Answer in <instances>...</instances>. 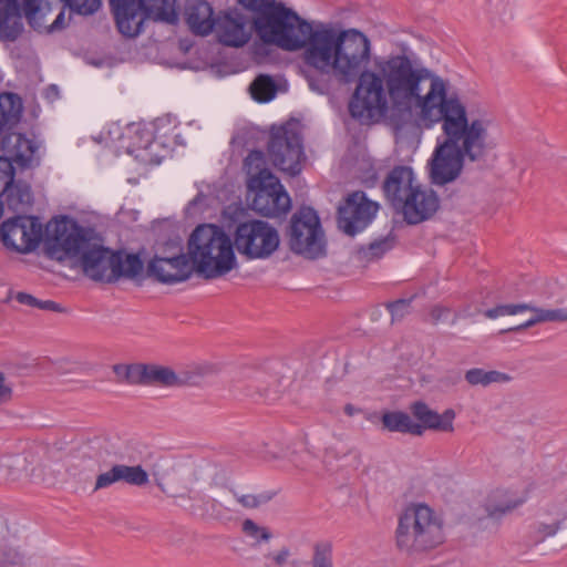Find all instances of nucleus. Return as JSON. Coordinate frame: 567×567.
<instances>
[{"mask_svg": "<svg viewBox=\"0 0 567 567\" xmlns=\"http://www.w3.org/2000/svg\"><path fill=\"white\" fill-rule=\"evenodd\" d=\"M373 70H367L350 101V115L361 123L375 115L384 116L391 103V121L403 127L417 110L420 125L431 128L442 123L443 142H437L430 161L435 185L455 181L465 159L477 162L488 151L487 122L468 121L465 105L456 93L447 94L446 83L405 53L373 58Z\"/></svg>", "mask_w": 567, "mask_h": 567, "instance_id": "1", "label": "nucleus"}, {"mask_svg": "<svg viewBox=\"0 0 567 567\" xmlns=\"http://www.w3.org/2000/svg\"><path fill=\"white\" fill-rule=\"evenodd\" d=\"M252 29L265 43L286 51L305 49L308 65L331 73L340 83L359 86L371 61V41L358 29L337 30L301 18L284 2L262 4V14L252 19Z\"/></svg>", "mask_w": 567, "mask_h": 567, "instance_id": "2", "label": "nucleus"}, {"mask_svg": "<svg viewBox=\"0 0 567 567\" xmlns=\"http://www.w3.org/2000/svg\"><path fill=\"white\" fill-rule=\"evenodd\" d=\"M162 255H154L146 265V276L161 284L187 280L193 271L205 279L221 277L237 266L233 238L213 224L198 225L187 240V252L172 243Z\"/></svg>", "mask_w": 567, "mask_h": 567, "instance_id": "3", "label": "nucleus"}, {"mask_svg": "<svg viewBox=\"0 0 567 567\" xmlns=\"http://www.w3.org/2000/svg\"><path fill=\"white\" fill-rule=\"evenodd\" d=\"M70 258H79L83 274L94 281L112 284L121 278L142 285L146 268L140 254L124 249L112 250L99 244L92 229V241L87 230L69 216L55 217L47 225V243Z\"/></svg>", "mask_w": 567, "mask_h": 567, "instance_id": "4", "label": "nucleus"}, {"mask_svg": "<svg viewBox=\"0 0 567 567\" xmlns=\"http://www.w3.org/2000/svg\"><path fill=\"white\" fill-rule=\"evenodd\" d=\"M22 97L14 92L0 93V148L4 156H13L17 167L21 171L40 166V143L28 138L25 134L16 132L23 115Z\"/></svg>", "mask_w": 567, "mask_h": 567, "instance_id": "5", "label": "nucleus"}, {"mask_svg": "<svg viewBox=\"0 0 567 567\" xmlns=\"http://www.w3.org/2000/svg\"><path fill=\"white\" fill-rule=\"evenodd\" d=\"M442 524L424 504L408 507L399 517L395 545L409 555L435 548L443 543Z\"/></svg>", "mask_w": 567, "mask_h": 567, "instance_id": "6", "label": "nucleus"}, {"mask_svg": "<svg viewBox=\"0 0 567 567\" xmlns=\"http://www.w3.org/2000/svg\"><path fill=\"white\" fill-rule=\"evenodd\" d=\"M289 248L297 255L316 259L326 255L324 233L317 212L301 206L291 216L286 229Z\"/></svg>", "mask_w": 567, "mask_h": 567, "instance_id": "7", "label": "nucleus"}, {"mask_svg": "<svg viewBox=\"0 0 567 567\" xmlns=\"http://www.w3.org/2000/svg\"><path fill=\"white\" fill-rule=\"evenodd\" d=\"M234 249L246 260H265L279 248L278 230L261 219H249L239 223L233 234Z\"/></svg>", "mask_w": 567, "mask_h": 567, "instance_id": "8", "label": "nucleus"}, {"mask_svg": "<svg viewBox=\"0 0 567 567\" xmlns=\"http://www.w3.org/2000/svg\"><path fill=\"white\" fill-rule=\"evenodd\" d=\"M267 152L275 167L290 176L298 175L306 158L298 122H286L280 126H272L267 143Z\"/></svg>", "mask_w": 567, "mask_h": 567, "instance_id": "9", "label": "nucleus"}, {"mask_svg": "<svg viewBox=\"0 0 567 567\" xmlns=\"http://www.w3.org/2000/svg\"><path fill=\"white\" fill-rule=\"evenodd\" d=\"M231 389L236 394L265 402L278 400L285 391L282 377L260 367L240 368L231 381Z\"/></svg>", "mask_w": 567, "mask_h": 567, "instance_id": "10", "label": "nucleus"}, {"mask_svg": "<svg viewBox=\"0 0 567 567\" xmlns=\"http://www.w3.org/2000/svg\"><path fill=\"white\" fill-rule=\"evenodd\" d=\"M47 236L40 218L30 215H16L0 226V240L7 249L29 254L38 248Z\"/></svg>", "mask_w": 567, "mask_h": 567, "instance_id": "11", "label": "nucleus"}, {"mask_svg": "<svg viewBox=\"0 0 567 567\" xmlns=\"http://www.w3.org/2000/svg\"><path fill=\"white\" fill-rule=\"evenodd\" d=\"M120 33L134 38L142 32L144 21L162 9L167 0H109Z\"/></svg>", "mask_w": 567, "mask_h": 567, "instance_id": "12", "label": "nucleus"}, {"mask_svg": "<svg viewBox=\"0 0 567 567\" xmlns=\"http://www.w3.org/2000/svg\"><path fill=\"white\" fill-rule=\"evenodd\" d=\"M248 188L254 192L250 207L262 217H281L291 208V198L276 176L267 181L258 177Z\"/></svg>", "mask_w": 567, "mask_h": 567, "instance_id": "13", "label": "nucleus"}, {"mask_svg": "<svg viewBox=\"0 0 567 567\" xmlns=\"http://www.w3.org/2000/svg\"><path fill=\"white\" fill-rule=\"evenodd\" d=\"M378 208L379 205L368 199L364 192H353L338 208V227L344 234L354 236L372 221Z\"/></svg>", "mask_w": 567, "mask_h": 567, "instance_id": "14", "label": "nucleus"}, {"mask_svg": "<svg viewBox=\"0 0 567 567\" xmlns=\"http://www.w3.org/2000/svg\"><path fill=\"white\" fill-rule=\"evenodd\" d=\"M13 156H0L1 196L6 206L17 215H25L33 204V194L29 183L16 181V162Z\"/></svg>", "mask_w": 567, "mask_h": 567, "instance_id": "15", "label": "nucleus"}, {"mask_svg": "<svg viewBox=\"0 0 567 567\" xmlns=\"http://www.w3.org/2000/svg\"><path fill=\"white\" fill-rule=\"evenodd\" d=\"M42 0H0V40L13 42L23 31L22 13L34 27Z\"/></svg>", "mask_w": 567, "mask_h": 567, "instance_id": "16", "label": "nucleus"}, {"mask_svg": "<svg viewBox=\"0 0 567 567\" xmlns=\"http://www.w3.org/2000/svg\"><path fill=\"white\" fill-rule=\"evenodd\" d=\"M441 206L440 197L432 188L419 185L410 192L398 210L408 225H419L434 217Z\"/></svg>", "mask_w": 567, "mask_h": 567, "instance_id": "17", "label": "nucleus"}, {"mask_svg": "<svg viewBox=\"0 0 567 567\" xmlns=\"http://www.w3.org/2000/svg\"><path fill=\"white\" fill-rule=\"evenodd\" d=\"M420 184L415 183L413 169L409 166L393 167L383 182V192L392 208L398 212L410 192Z\"/></svg>", "mask_w": 567, "mask_h": 567, "instance_id": "18", "label": "nucleus"}, {"mask_svg": "<svg viewBox=\"0 0 567 567\" xmlns=\"http://www.w3.org/2000/svg\"><path fill=\"white\" fill-rule=\"evenodd\" d=\"M214 23V31L221 44L240 48L249 41V34L245 30V17L237 10L221 11Z\"/></svg>", "mask_w": 567, "mask_h": 567, "instance_id": "19", "label": "nucleus"}, {"mask_svg": "<svg viewBox=\"0 0 567 567\" xmlns=\"http://www.w3.org/2000/svg\"><path fill=\"white\" fill-rule=\"evenodd\" d=\"M410 411L412 415L419 421L416 422L421 427L420 434L422 436L425 430H433L437 432H453V420L455 412L452 409L445 410L442 414L430 409L423 401H416L411 404Z\"/></svg>", "mask_w": 567, "mask_h": 567, "instance_id": "20", "label": "nucleus"}, {"mask_svg": "<svg viewBox=\"0 0 567 567\" xmlns=\"http://www.w3.org/2000/svg\"><path fill=\"white\" fill-rule=\"evenodd\" d=\"M117 482L143 486L148 483V474L141 465L115 464L107 472L96 476L94 491L107 488Z\"/></svg>", "mask_w": 567, "mask_h": 567, "instance_id": "21", "label": "nucleus"}, {"mask_svg": "<svg viewBox=\"0 0 567 567\" xmlns=\"http://www.w3.org/2000/svg\"><path fill=\"white\" fill-rule=\"evenodd\" d=\"M216 17L212 4L206 0H188L185 7V20L195 35L205 37L215 29Z\"/></svg>", "mask_w": 567, "mask_h": 567, "instance_id": "22", "label": "nucleus"}, {"mask_svg": "<svg viewBox=\"0 0 567 567\" xmlns=\"http://www.w3.org/2000/svg\"><path fill=\"white\" fill-rule=\"evenodd\" d=\"M183 381L169 367L140 363L136 385L178 386Z\"/></svg>", "mask_w": 567, "mask_h": 567, "instance_id": "23", "label": "nucleus"}, {"mask_svg": "<svg viewBox=\"0 0 567 567\" xmlns=\"http://www.w3.org/2000/svg\"><path fill=\"white\" fill-rule=\"evenodd\" d=\"M381 423L384 430L402 434H420L421 427L412 417L403 411H388L381 416Z\"/></svg>", "mask_w": 567, "mask_h": 567, "instance_id": "24", "label": "nucleus"}, {"mask_svg": "<svg viewBox=\"0 0 567 567\" xmlns=\"http://www.w3.org/2000/svg\"><path fill=\"white\" fill-rule=\"evenodd\" d=\"M530 311L535 312L533 318L516 327L508 328L505 331H523L540 322H567V308L542 309L533 307Z\"/></svg>", "mask_w": 567, "mask_h": 567, "instance_id": "25", "label": "nucleus"}, {"mask_svg": "<svg viewBox=\"0 0 567 567\" xmlns=\"http://www.w3.org/2000/svg\"><path fill=\"white\" fill-rule=\"evenodd\" d=\"M244 168L248 175L247 186L252 185V182L260 177L267 181L268 177H275L269 168L266 167V158L262 151L254 150L244 161Z\"/></svg>", "mask_w": 567, "mask_h": 567, "instance_id": "26", "label": "nucleus"}, {"mask_svg": "<svg viewBox=\"0 0 567 567\" xmlns=\"http://www.w3.org/2000/svg\"><path fill=\"white\" fill-rule=\"evenodd\" d=\"M465 381L470 385L488 386L492 383H506L512 380L511 375L496 370L485 371L481 368H473L465 372Z\"/></svg>", "mask_w": 567, "mask_h": 567, "instance_id": "27", "label": "nucleus"}, {"mask_svg": "<svg viewBox=\"0 0 567 567\" xmlns=\"http://www.w3.org/2000/svg\"><path fill=\"white\" fill-rule=\"evenodd\" d=\"M251 97L260 103L271 101L276 95V83L270 75L259 74L249 85Z\"/></svg>", "mask_w": 567, "mask_h": 567, "instance_id": "28", "label": "nucleus"}, {"mask_svg": "<svg viewBox=\"0 0 567 567\" xmlns=\"http://www.w3.org/2000/svg\"><path fill=\"white\" fill-rule=\"evenodd\" d=\"M130 144L128 152L134 153L136 151H147L154 144V133L145 126H135L130 130Z\"/></svg>", "mask_w": 567, "mask_h": 567, "instance_id": "29", "label": "nucleus"}, {"mask_svg": "<svg viewBox=\"0 0 567 567\" xmlns=\"http://www.w3.org/2000/svg\"><path fill=\"white\" fill-rule=\"evenodd\" d=\"M395 237L390 234L383 238L370 243L367 247H361L359 254L368 260L381 258L386 251L394 247Z\"/></svg>", "mask_w": 567, "mask_h": 567, "instance_id": "30", "label": "nucleus"}, {"mask_svg": "<svg viewBox=\"0 0 567 567\" xmlns=\"http://www.w3.org/2000/svg\"><path fill=\"white\" fill-rule=\"evenodd\" d=\"M140 363L114 364L113 372L117 377L118 382L136 385L138 378Z\"/></svg>", "mask_w": 567, "mask_h": 567, "instance_id": "31", "label": "nucleus"}, {"mask_svg": "<svg viewBox=\"0 0 567 567\" xmlns=\"http://www.w3.org/2000/svg\"><path fill=\"white\" fill-rule=\"evenodd\" d=\"M73 12L87 16L95 13L102 6V0H62Z\"/></svg>", "mask_w": 567, "mask_h": 567, "instance_id": "32", "label": "nucleus"}, {"mask_svg": "<svg viewBox=\"0 0 567 567\" xmlns=\"http://www.w3.org/2000/svg\"><path fill=\"white\" fill-rule=\"evenodd\" d=\"M312 567H333L331 544L319 543L315 545Z\"/></svg>", "mask_w": 567, "mask_h": 567, "instance_id": "33", "label": "nucleus"}, {"mask_svg": "<svg viewBox=\"0 0 567 567\" xmlns=\"http://www.w3.org/2000/svg\"><path fill=\"white\" fill-rule=\"evenodd\" d=\"M413 297L410 299H398L385 303L386 309L391 313V322L394 323L403 319L410 310Z\"/></svg>", "mask_w": 567, "mask_h": 567, "instance_id": "34", "label": "nucleus"}, {"mask_svg": "<svg viewBox=\"0 0 567 567\" xmlns=\"http://www.w3.org/2000/svg\"><path fill=\"white\" fill-rule=\"evenodd\" d=\"M243 532L249 536L256 538L258 542H268L271 538V533L266 527L258 526L254 520L247 518L243 523Z\"/></svg>", "mask_w": 567, "mask_h": 567, "instance_id": "35", "label": "nucleus"}, {"mask_svg": "<svg viewBox=\"0 0 567 567\" xmlns=\"http://www.w3.org/2000/svg\"><path fill=\"white\" fill-rule=\"evenodd\" d=\"M272 498V494L260 495H239L236 496L237 502L245 508H257L261 504L268 503Z\"/></svg>", "mask_w": 567, "mask_h": 567, "instance_id": "36", "label": "nucleus"}, {"mask_svg": "<svg viewBox=\"0 0 567 567\" xmlns=\"http://www.w3.org/2000/svg\"><path fill=\"white\" fill-rule=\"evenodd\" d=\"M525 501H526V498L522 497V498H516V499H513V501H508L505 504L491 505V506L487 507L488 515L491 517H499L501 515H504V514L513 511L514 508L518 507Z\"/></svg>", "mask_w": 567, "mask_h": 567, "instance_id": "37", "label": "nucleus"}, {"mask_svg": "<svg viewBox=\"0 0 567 567\" xmlns=\"http://www.w3.org/2000/svg\"><path fill=\"white\" fill-rule=\"evenodd\" d=\"M237 3L252 13V19L262 14V4L265 2H271V0H236Z\"/></svg>", "mask_w": 567, "mask_h": 567, "instance_id": "38", "label": "nucleus"}, {"mask_svg": "<svg viewBox=\"0 0 567 567\" xmlns=\"http://www.w3.org/2000/svg\"><path fill=\"white\" fill-rule=\"evenodd\" d=\"M12 395V388L7 383L4 373L0 371V405L10 402Z\"/></svg>", "mask_w": 567, "mask_h": 567, "instance_id": "39", "label": "nucleus"}, {"mask_svg": "<svg viewBox=\"0 0 567 567\" xmlns=\"http://www.w3.org/2000/svg\"><path fill=\"white\" fill-rule=\"evenodd\" d=\"M447 313H450L449 308L439 306V305L434 306L430 311L431 322L433 324L439 323L443 319V317L446 316Z\"/></svg>", "mask_w": 567, "mask_h": 567, "instance_id": "40", "label": "nucleus"}, {"mask_svg": "<svg viewBox=\"0 0 567 567\" xmlns=\"http://www.w3.org/2000/svg\"><path fill=\"white\" fill-rule=\"evenodd\" d=\"M530 309H533V307L527 303L503 305L504 316H513Z\"/></svg>", "mask_w": 567, "mask_h": 567, "instance_id": "41", "label": "nucleus"}, {"mask_svg": "<svg viewBox=\"0 0 567 567\" xmlns=\"http://www.w3.org/2000/svg\"><path fill=\"white\" fill-rule=\"evenodd\" d=\"M561 523L558 520L554 524H540L538 532L543 534V538L554 536L560 529Z\"/></svg>", "mask_w": 567, "mask_h": 567, "instance_id": "42", "label": "nucleus"}, {"mask_svg": "<svg viewBox=\"0 0 567 567\" xmlns=\"http://www.w3.org/2000/svg\"><path fill=\"white\" fill-rule=\"evenodd\" d=\"M38 308L41 309V310H45V311H52V312H64V308L53 301V300H40L39 299V303H38Z\"/></svg>", "mask_w": 567, "mask_h": 567, "instance_id": "43", "label": "nucleus"}, {"mask_svg": "<svg viewBox=\"0 0 567 567\" xmlns=\"http://www.w3.org/2000/svg\"><path fill=\"white\" fill-rule=\"evenodd\" d=\"M16 300L21 305L38 308L39 299L27 292H18Z\"/></svg>", "mask_w": 567, "mask_h": 567, "instance_id": "44", "label": "nucleus"}, {"mask_svg": "<svg viewBox=\"0 0 567 567\" xmlns=\"http://www.w3.org/2000/svg\"><path fill=\"white\" fill-rule=\"evenodd\" d=\"M289 555V549L284 547L276 555H274L272 559L277 566H284L287 563Z\"/></svg>", "mask_w": 567, "mask_h": 567, "instance_id": "45", "label": "nucleus"}, {"mask_svg": "<svg viewBox=\"0 0 567 567\" xmlns=\"http://www.w3.org/2000/svg\"><path fill=\"white\" fill-rule=\"evenodd\" d=\"M484 316L489 319H495L497 317L504 316L503 305L496 306L494 308L487 309L484 312Z\"/></svg>", "mask_w": 567, "mask_h": 567, "instance_id": "46", "label": "nucleus"}, {"mask_svg": "<svg viewBox=\"0 0 567 567\" xmlns=\"http://www.w3.org/2000/svg\"><path fill=\"white\" fill-rule=\"evenodd\" d=\"M63 22H64V13L63 12H60L58 14V17L55 18V20L52 22V24L50 25V30H56V29H60L62 25H63Z\"/></svg>", "mask_w": 567, "mask_h": 567, "instance_id": "47", "label": "nucleus"}, {"mask_svg": "<svg viewBox=\"0 0 567 567\" xmlns=\"http://www.w3.org/2000/svg\"><path fill=\"white\" fill-rule=\"evenodd\" d=\"M45 93H47V97H58L59 95V89L56 85L54 84H51L47 87L45 90Z\"/></svg>", "mask_w": 567, "mask_h": 567, "instance_id": "48", "label": "nucleus"}, {"mask_svg": "<svg viewBox=\"0 0 567 567\" xmlns=\"http://www.w3.org/2000/svg\"><path fill=\"white\" fill-rule=\"evenodd\" d=\"M358 410L352 405V404H347L344 406V413L349 416H352L354 415V413L357 412Z\"/></svg>", "mask_w": 567, "mask_h": 567, "instance_id": "49", "label": "nucleus"}]
</instances>
